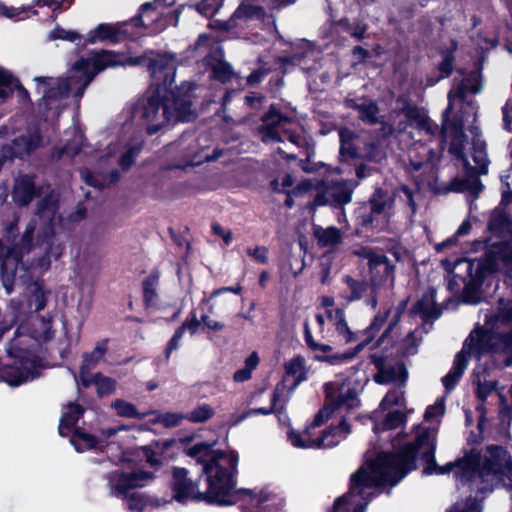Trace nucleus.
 I'll list each match as a JSON object with an SVG mask.
<instances>
[{
  "label": "nucleus",
  "mask_w": 512,
  "mask_h": 512,
  "mask_svg": "<svg viewBox=\"0 0 512 512\" xmlns=\"http://www.w3.org/2000/svg\"><path fill=\"white\" fill-rule=\"evenodd\" d=\"M141 64L147 66L155 89L147 91L126 110L122 129L145 130L148 135H154L170 124L192 121L196 117L189 94L193 84L183 83L174 91L175 57L152 52L126 58L108 50L93 51L87 58L79 59L65 77H35L36 91L42 95L39 107L47 112L46 120L54 119L59 116L64 101L70 96L78 101L99 72L107 67Z\"/></svg>",
  "instance_id": "f257e3e1"
},
{
  "label": "nucleus",
  "mask_w": 512,
  "mask_h": 512,
  "mask_svg": "<svg viewBox=\"0 0 512 512\" xmlns=\"http://www.w3.org/2000/svg\"><path fill=\"white\" fill-rule=\"evenodd\" d=\"M438 428L417 425L410 434L400 435L392 440L395 452L380 453L375 460L367 461L351 475L349 491L336 499L333 512H365L372 499L373 488L389 484L397 485L421 458L426 475L454 473L458 490L469 487L473 495L456 503L447 512H480V441L475 435L468 438L463 456L440 466L435 459Z\"/></svg>",
  "instance_id": "f03ea898"
},
{
  "label": "nucleus",
  "mask_w": 512,
  "mask_h": 512,
  "mask_svg": "<svg viewBox=\"0 0 512 512\" xmlns=\"http://www.w3.org/2000/svg\"><path fill=\"white\" fill-rule=\"evenodd\" d=\"M59 221L58 195L50 191L38 202L36 217L27 224L20 241L13 247L0 241V275L6 294L13 292L19 271L40 274L50 268L52 258H60L64 246L53 232Z\"/></svg>",
  "instance_id": "7ed1b4c3"
},
{
  "label": "nucleus",
  "mask_w": 512,
  "mask_h": 512,
  "mask_svg": "<svg viewBox=\"0 0 512 512\" xmlns=\"http://www.w3.org/2000/svg\"><path fill=\"white\" fill-rule=\"evenodd\" d=\"M215 443L198 442L186 449L187 456L202 464L207 489L201 492L197 483L187 477L185 468L173 470V497L178 502L189 500H205L221 506L236 503L235 473L237 471L238 455L234 451L222 452L213 449Z\"/></svg>",
  "instance_id": "20e7f679"
},
{
  "label": "nucleus",
  "mask_w": 512,
  "mask_h": 512,
  "mask_svg": "<svg viewBox=\"0 0 512 512\" xmlns=\"http://www.w3.org/2000/svg\"><path fill=\"white\" fill-rule=\"evenodd\" d=\"M52 337L50 319L33 316L28 322L26 312L7 347L11 359L0 365V382L17 387L39 377L41 360L33 349L36 344L46 342Z\"/></svg>",
  "instance_id": "39448f33"
},
{
  "label": "nucleus",
  "mask_w": 512,
  "mask_h": 512,
  "mask_svg": "<svg viewBox=\"0 0 512 512\" xmlns=\"http://www.w3.org/2000/svg\"><path fill=\"white\" fill-rule=\"evenodd\" d=\"M83 412L84 410L79 405L69 403L63 410L59 424L60 435L64 437L70 436V443L74 446L76 451L84 452L91 449H103L105 446H110L111 444L121 446L123 439L119 434L127 432L129 430L128 426L119 425L102 429L99 436L95 438L91 434L76 427V423Z\"/></svg>",
  "instance_id": "423d86ee"
},
{
  "label": "nucleus",
  "mask_w": 512,
  "mask_h": 512,
  "mask_svg": "<svg viewBox=\"0 0 512 512\" xmlns=\"http://www.w3.org/2000/svg\"><path fill=\"white\" fill-rule=\"evenodd\" d=\"M141 151V144L118 143L109 144L107 152L100 157L95 172L83 169L81 178L88 185L95 188H104L117 183L120 180V172L112 166L117 163L122 171H127L135 162Z\"/></svg>",
  "instance_id": "0eeeda50"
},
{
  "label": "nucleus",
  "mask_w": 512,
  "mask_h": 512,
  "mask_svg": "<svg viewBox=\"0 0 512 512\" xmlns=\"http://www.w3.org/2000/svg\"><path fill=\"white\" fill-rule=\"evenodd\" d=\"M480 76L478 73H472L469 77L462 79L459 83L455 82L454 87L448 93V106L443 112L442 138L449 142V151L459 157L462 156L463 145L466 136L462 127L457 122L450 120L449 116L453 110V103L459 100L468 105L472 104L473 98L479 91Z\"/></svg>",
  "instance_id": "6e6552de"
},
{
  "label": "nucleus",
  "mask_w": 512,
  "mask_h": 512,
  "mask_svg": "<svg viewBox=\"0 0 512 512\" xmlns=\"http://www.w3.org/2000/svg\"><path fill=\"white\" fill-rule=\"evenodd\" d=\"M327 318L333 322L335 330L337 332L338 337L345 343H352L358 341L360 339V333L354 332L350 329L344 310L340 308L336 309H327L326 310ZM390 314V310H386L384 312H379L375 315L371 324L363 331L361 334L366 335L367 337L362 340L355 348V350L351 353H342L335 354L332 356H324L317 354L315 357L318 360H325L330 362L331 364H337L343 361H346L352 358L357 352H359L370 340L374 337V334L379 331V329L384 325V323L388 319V315Z\"/></svg>",
  "instance_id": "1a4fd4ad"
},
{
  "label": "nucleus",
  "mask_w": 512,
  "mask_h": 512,
  "mask_svg": "<svg viewBox=\"0 0 512 512\" xmlns=\"http://www.w3.org/2000/svg\"><path fill=\"white\" fill-rule=\"evenodd\" d=\"M355 254L368 262L370 281L372 282V296L369 301L372 303V309H375L378 297L382 292L394 286V265L383 252L369 247H361L355 250Z\"/></svg>",
  "instance_id": "9d476101"
},
{
  "label": "nucleus",
  "mask_w": 512,
  "mask_h": 512,
  "mask_svg": "<svg viewBox=\"0 0 512 512\" xmlns=\"http://www.w3.org/2000/svg\"><path fill=\"white\" fill-rule=\"evenodd\" d=\"M128 462L122 456L114 468L105 474L107 487L112 496L124 497L129 490L145 486L151 479L152 474L145 471H128Z\"/></svg>",
  "instance_id": "9b49d317"
},
{
  "label": "nucleus",
  "mask_w": 512,
  "mask_h": 512,
  "mask_svg": "<svg viewBox=\"0 0 512 512\" xmlns=\"http://www.w3.org/2000/svg\"><path fill=\"white\" fill-rule=\"evenodd\" d=\"M480 360V323H476L456 354L451 370L442 378L447 391L454 389L468 366L470 359Z\"/></svg>",
  "instance_id": "f8f14e48"
},
{
  "label": "nucleus",
  "mask_w": 512,
  "mask_h": 512,
  "mask_svg": "<svg viewBox=\"0 0 512 512\" xmlns=\"http://www.w3.org/2000/svg\"><path fill=\"white\" fill-rule=\"evenodd\" d=\"M262 120L263 126L260 129V134L263 142H284L288 140L298 147L303 145V137L294 133L290 128L291 119L279 113L274 107H271Z\"/></svg>",
  "instance_id": "ddd939ff"
},
{
  "label": "nucleus",
  "mask_w": 512,
  "mask_h": 512,
  "mask_svg": "<svg viewBox=\"0 0 512 512\" xmlns=\"http://www.w3.org/2000/svg\"><path fill=\"white\" fill-rule=\"evenodd\" d=\"M441 266L450 275L455 269L464 271L466 278H463V301L467 304H478L480 302V259L462 258L455 262L445 258L441 261Z\"/></svg>",
  "instance_id": "4468645a"
},
{
  "label": "nucleus",
  "mask_w": 512,
  "mask_h": 512,
  "mask_svg": "<svg viewBox=\"0 0 512 512\" xmlns=\"http://www.w3.org/2000/svg\"><path fill=\"white\" fill-rule=\"evenodd\" d=\"M451 190L454 192L465 193L469 204V214L477 210V199L480 191V170L478 167L466 166L465 174L462 178L454 179L451 182ZM472 216H469L455 232L457 238L469 234L472 224Z\"/></svg>",
  "instance_id": "2eb2a0df"
},
{
  "label": "nucleus",
  "mask_w": 512,
  "mask_h": 512,
  "mask_svg": "<svg viewBox=\"0 0 512 512\" xmlns=\"http://www.w3.org/2000/svg\"><path fill=\"white\" fill-rule=\"evenodd\" d=\"M349 433V424L342 420L338 426L326 431L321 437L312 438L310 428H307L302 434L291 430L288 439L296 448H332L345 439Z\"/></svg>",
  "instance_id": "dca6fc26"
},
{
  "label": "nucleus",
  "mask_w": 512,
  "mask_h": 512,
  "mask_svg": "<svg viewBox=\"0 0 512 512\" xmlns=\"http://www.w3.org/2000/svg\"><path fill=\"white\" fill-rule=\"evenodd\" d=\"M487 247L485 257L482 258V274L485 271L501 270L506 277L512 279V240H500L490 245L487 239L482 240V249Z\"/></svg>",
  "instance_id": "f3484780"
},
{
  "label": "nucleus",
  "mask_w": 512,
  "mask_h": 512,
  "mask_svg": "<svg viewBox=\"0 0 512 512\" xmlns=\"http://www.w3.org/2000/svg\"><path fill=\"white\" fill-rule=\"evenodd\" d=\"M143 25L144 23L139 15L128 21L116 24L102 23L89 32L86 41L89 44H94L97 41H110L112 43H117L123 38L132 39L138 36V29Z\"/></svg>",
  "instance_id": "a211bd4d"
},
{
  "label": "nucleus",
  "mask_w": 512,
  "mask_h": 512,
  "mask_svg": "<svg viewBox=\"0 0 512 512\" xmlns=\"http://www.w3.org/2000/svg\"><path fill=\"white\" fill-rule=\"evenodd\" d=\"M392 198L381 189H377L370 199V210L358 215L359 224L365 228L383 230L388 226Z\"/></svg>",
  "instance_id": "6ab92c4d"
},
{
  "label": "nucleus",
  "mask_w": 512,
  "mask_h": 512,
  "mask_svg": "<svg viewBox=\"0 0 512 512\" xmlns=\"http://www.w3.org/2000/svg\"><path fill=\"white\" fill-rule=\"evenodd\" d=\"M326 400L333 409H352L359 405V387L351 379H336L325 385Z\"/></svg>",
  "instance_id": "aec40b11"
},
{
  "label": "nucleus",
  "mask_w": 512,
  "mask_h": 512,
  "mask_svg": "<svg viewBox=\"0 0 512 512\" xmlns=\"http://www.w3.org/2000/svg\"><path fill=\"white\" fill-rule=\"evenodd\" d=\"M371 362L377 367L378 373L375 375V381L380 384H391L394 386H404L408 371L402 362H385L382 355L373 353L370 355Z\"/></svg>",
  "instance_id": "412c9836"
},
{
  "label": "nucleus",
  "mask_w": 512,
  "mask_h": 512,
  "mask_svg": "<svg viewBox=\"0 0 512 512\" xmlns=\"http://www.w3.org/2000/svg\"><path fill=\"white\" fill-rule=\"evenodd\" d=\"M43 273L44 272L40 274H33L31 271H19L14 279L13 287L18 280H22L24 283L31 281L27 284V292L29 295L28 304H24L23 298H17L21 301L24 309L27 310V314L31 311L38 312L46 306L49 291L44 289L42 282L33 280L34 278L41 276Z\"/></svg>",
  "instance_id": "4be33fe9"
},
{
  "label": "nucleus",
  "mask_w": 512,
  "mask_h": 512,
  "mask_svg": "<svg viewBox=\"0 0 512 512\" xmlns=\"http://www.w3.org/2000/svg\"><path fill=\"white\" fill-rule=\"evenodd\" d=\"M43 138L37 128H29L25 133L14 138L10 144L2 148L3 158H23L39 148Z\"/></svg>",
  "instance_id": "5701e85b"
},
{
  "label": "nucleus",
  "mask_w": 512,
  "mask_h": 512,
  "mask_svg": "<svg viewBox=\"0 0 512 512\" xmlns=\"http://www.w3.org/2000/svg\"><path fill=\"white\" fill-rule=\"evenodd\" d=\"M15 92L20 103H28L30 101L28 91L21 85L14 75L0 67V105H2Z\"/></svg>",
  "instance_id": "b1692460"
},
{
  "label": "nucleus",
  "mask_w": 512,
  "mask_h": 512,
  "mask_svg": "<svg viewBox=\"0 0 512 512\" xmlns=\"http://www.w3.org/2000/svg\"><path fill=\"white\" fill-rule=\"evenodd\" d=\"M107 352V342L101 341L96 344L92 352L83 354V361L80 367L79 380L84 387L91 385L89 372L95 368L101 361Z\"/></svg>",
  "instance_id": "393cba45"
},
{
  "label": "nucleus",
  "mask_w": 512,
  "mask_h": 512,
  "mask_svg": "<svg viewBox=\"0 0 512 512\" xmlns=\"http://www.w3.org/2000/svg\"><path fill=\"white\" fill-rule=\"evenodd\" d=\"M488 231L502 240H512V216L505 210H495L487 225Z\"/></svg>",
  "instance_id": "a878e982"
},
{
  "label": "nucleus",
  "mask_w": 512,
  "mask_h": 512,
  "mask_svg": "<svg viewBox=\"0 0 512 512\" xmlns=\"http://www.w3.org/2000/svg\"><path fill=\"white\" fill-rule=\"evenodd\" d=\"M264 16L265 11L261 6L242 2L232 14L229 25L242 28L247 26L249 22L263 19Z\"/></svg>",
  "instance_id": "bb28decb"
},
{
  "label": "nucleus",
  "mask_w": 512,
  "mask_h": 512,
  "mask_svg": "<svg viewBox=\"0 0 512 512\" xmlns=\"http://www.w3.org/2000/svg\"><path fill=\"white\" fill-rule=\"evenodd\" d=\"M66 136H71V138H66L64 140V145L61 147H56L54 149V155L57 158H61L63 156L74 157L77 154L84 151V135L83 133L76 127H71L66 131Z\"/></svg>",
  "instance_id": "cd10ccee"
},
{
  "label": "nucleus",
  "mask_w": 512,
  "mask_h": 512,
  "mask_svg": "<svg viewBox=\"0 0 512 512\" xmlns=\"http://www.w3.org/2000/svg\"><path fill=\"white\" fill-rule=\"evenodd\" d=\"M348 107L358 112V117L367 124H376L379 121V108L377 104L366 98L346 99Z\"/></svg>",
  "instance_id": "c85d7f7f"
},
{
  "label": "nucleus",
  "mask_w": 512,
  "mask_h": 512,
  "mask_svg": "<svg viewBox=\"0 0 512 512\" xmlns=\"http://www.w3.org/2000/svg\"><path fill=\"white\" fill-rule=\"evenodd\" d=\"M328 188V194L331 197L333 205H345L351 201L352 191L355 183L352 180L334 181L325 179Z\"/></svg>",
  "instance_id": "c756f323"
},
{
  "label": "nucleus",
  "mask_w": 512,
  "mask_h": 512,
  "mask_svg": "<svg viewBox=\"0 0 512 512\" xmlns=\"http://www.w3.org/2000/svg\"><path fill=\"white\" fill-rule=\"evenodd\" d=\"M318 56L319 52L312 48L308 42H305L302 51L287 58L286 61L309 73L318 69Z\"/></svg>",
  "instance_id": "7c9ffc66"
},
{
  "label": "nucleus",
  "mask_w": 512,
  "mask_h": 512,
  "mask_svg": "<svg viewBox=\"0 0 512 512\" xmlns=\"http://www.w3.org/2000/svg\"><path fill=\"white\" fill-rule=\"evenodd\" d=\"M344 283L349 289V294L346 296L348 302L364 300L367 306L372 308L369 298L372 296V282L356 280L350 276L343 278Z\"/></svg>",
  "instance_id": "2f4dec72"
},
{
  "label": "nucleus",
  "mask_w": 512,
  "mask_h": 512,
  "mask_svg": "<svg viewBox=\"0 0 512 512\" xmlns=\"http://www.w3.org/2000/svg\"><path fill=\"white\" fill-rule=\"evenodd\" d=\"M35 183L32 176L22 175L15 180L13 200L20 206H26L35 195Z\"/></svg>",
  "instance_id": "473e14b6"
},
{
  "label": "nucleus",
  "mask_w": 512,
  "mask_h": 512,
  "mask_svg": "<svg viewBox=\"0 0 512 512\" xmlns=\"http://www.w3.org/2000/svg\"><path fill=\"white\" fill-rule=\"evenodd\" d=\"M413 312L419 314L424 321L439 318L441 310L436 304L435 291L431 290L424 294L422 298L415 303Z\"/></svg>",
  "instance_id": "72a5a7b5"
},
{
  "label": "nucleus",
  "mask_w": 512,
  "mask_h": 512,
  "mask_svg": "<svg viewBox=\"0 0 512 512\" xmlns=\"http://www.w3.org/2000/svg\"><path fill=\"white\" fill-rule=\"evenodd\" d=\"M222 57V51L217 47L215 55H209L206 61L211 66L212 76L221 82H227L231 79L233 71L230 64L224 61Z\"/></svg>",
  "instance_id": "f704fd0d"
},
{
  "label": "nucleus",
  "mask_w": 512,
  "mask_h": 512,
  "mask_svg": "<svg viewBox=\"0 0 512 512\" xmlns=\"http://www.w3.org/2000/svg\"><path fill=\"white\" fill-rule=\"evenodd\" d=\"M406 307V302L402 301L398 304L393 316L391 317L388 326L382 333L381 337L377 341V345H383L386 346L391 345L394 346L397 343V336L399 332L398 328V322L401 317L402 312L404 311Z\"/></svg>",
  "instance_id": "c9c22d12"
},
{
  "label": "nucleus",
  "mask_w": 512,
  "mask_h": 512,
  "mask_svg": "<svg viewBox=\"0 0 512 512\" xmlns=\"http://www.w3.org/2000/svg\"><path fill=\"white\" fill-rule=\"evenodd\" d=\"M314 235L318 244L322 247H333L342 241V233L340 229L330 226L327 228L316 227Z\"/></svg>",
  "instance_id": "e433bc0d"
},
{
  "label": "nucleus",
  "mask_w": 512,
  "mask_h": 512,
  "mask_svg": "<svg viewBox=\"0 0 512 512\" xmlns=\"http://www.w3.org/2000/svg\"><path fill=\"white\" fill-rule=\"evenodd\" d=\"M406 421L405 415L399 411L394 410L387 413L381 423H375L373 430L376 434L390 431L402 426Z\"/></svg>",
  "instance_id": "4c0bfd02"
},
{
  "label": "nucleus",
  "mask_w": 512,
  "mask_h": 512,
  "mask_svg": "<svg viewBox=\"0 0 512 512\" xmlns=\"http://www.w3.org/2000/svg\"><path fill=\"white\" fill-rule=\"evenodd\" d=\"M154 415V418L150 420L151 424H160L165 428H173L182 424L183 420L186 419L184 413L167 412L158 413L156 411L149 412V415Z\"/></svg>",
  "instance_id": "58836bf2"
},
{
  "label": "nucleus",
  "mask_w": 512,
  "mask_h": 512,
  "mask_svg": "<svg viewBox=\"0 0 512 512\" xmlns=\"http://www.w3.org/2000/svg\"><path fill=\"white\" fill-rule=\"evenodd\" d=\"M489 458L482 461V483L484 482V472L489 469L490 464L501 466L507 456L505 448L499 445H490L487 447Z\"/></svg>",
  "instance_id": "ea45409f"
},
{
  "label": "nucleus",
  "mask_w": 512,
  "mask_h": 512,
  "mask_svg": "<svg viewBox=\"0 0 512 512\" xmlns=\"http://www.w3.org/2000/svg\"><path fill=\"white\" fill-rule=\"evenodd\" d=\"M111 407L114 408L121 417L143 419L149 415V412L140 413L134 404L122 399H116L111 404Z\"/></svg>",
  "instance_id": "a19ab883"
},
{
  "label": "nucleus",
  "mask_w": 512,
  "mask_h": 512,
  "mask_svg": "<svg viewBox=\"0 0 512 512\" xmlns=\"http://www.w3.org/2000/svg\"><path fill=\"white\" fill-rule=\"evenodd\" d=\"M91 384L96 386L97 394L100 397L112 394L116 389V381L100 373L89 376Z\"/></svg>",
  "instance_id": "79ce46f5"
},
{
  "label": "nucleus",
  "mask_w": 512,
  "mask_h": 512,
  "mask_svg": "<svg viewBox=\"0 0 512 512\" xmlns=\"http://www.w3.org/2000/svg\"><path fill=\"white\" fill-rule=\"evenodd\" d=\"M490 350L495 353L512 352V328L506 332L496 333Z\"/></svg>",
  "instance_id": "37998d69"
},
{
  "label": "nucleus",
  "mask_w": 512,
  "mask_h": 512,
  "mask_svg": "<svg viewBox=\"0 0 512 512\" xmlns=\"http://www.w3.org/2000/svg\"><path fill=\"white\" fill-rule=\"evenodd\" d=\"M158 275L152 274L143 282V294L146 305L153 306L157 300Z\"/></svg>",
  "instance_id": "c03bdc74"
},
{
  "label": "nucleus",
  "mask_w": 512,
  "mask_h": 512,
  "mask_svg": "<svg viewBox=\"0 0 512 512\" xmlns=\"http://www.w3.org/2000/svg\"><path fill=\"white\" fill-rule=\"evenodd\" d=\"M305 360L301 356L292 358L285 365L286 374L295 377V384L305 379L304 371Z\"/></svg>",
  "instance_id": "a18cd8bd"
},
{
  "label": "nucleus",
  "mask_w": 512,
  "mask_h": 512,
  "mask_svg": "<svg viewBox=\"0 0 512 512\" xmlns=\"http://www.w3.org/2000/svg\"><path fill=\"white\" fill-rule=\"evenodd\" d=\"M354 137V132L349 128H342L339 130L341 155L355 156L357 154V151L352 144Z\"/></svg>",
  "instance_id": "49530a36"
},
{
  "label": "nucleus",
  "mask_w": 512,
  "mask_h": 512,
  "mask_svg": "<svg viewBox=\"0 0 512 512\" xmlns=\"http://www.w3.org/2000/svg\"><path fill=\"white\" fill-rule=\"evenodd\" d=\"M185 415L186 419L192 423H203L214 415V410L208 404H201Z\"/></svg>",
  "instance_id": "de8ad7c7"
},
{
  "label": "nucleus",
  "mask_w": 512,
  "mask_h": 512,
  "mask_svg": "<svg viewBox=\"0 0 512 512\" xmlns=\"http://www.w3.org/2000/svg\"><path fill=\"white\" fill-rule=\"evenodd\" d=\"M239 493L249 498L250 504L256 508H260L264 503L270 500L271 495L264 490L241 489Z\"/></svg>",
  "instance_id": "09e8293b"
},
{
  "label": "nucleus",
  "mask_w": 512,
  "mask_h": 512,
  "mask_svg": "<svg viewBox=\"0 0 512 512\" xmlns=\"http://www.w3.org/2000/svg\"><path fill=\"white\" fill-rule=\"evenodd\" d=\"M82 36L73 30H65L60 26H56L48 35V40H65L75 42L81 40Z\"/></svg>",
  "instance_id": "8fccbe9b"
},
{
  "label": "nucleus",
  "mask_w": 512,
  "mask_h": 512,
  "mask_svg": "<svg viewBox=\"0 0 512 512\" xmlns=\"http://www.w3.org/2000/svg\"><path fill=\"white\" fill-rule=\"evenodd\" d=\"M419 340L414 331H408L401 341L400 350L405 356L415 355L418 351Z\"/></svg>",
  "instance_id": "3c124183"
},
{
  "label": "nucleus",
  "mask_w": 512,
  "mask_h": 512,
  "mask_svg": "<svg viewBox=\"0 0 512 512\" xmlns=\"http://www.w3.org/2000/svg\"><path fill=\"white\" fill-rule=\"evenodd\" d=\"M401 388L402 386H395L394 389L390 390L381 401L380 406L384 408L390 405H404V392Z\"/></svg>",
  "instance_id": "603ef678"
},
{
  "label": "nucleus",
  "mask_w": 512,
  "mask_h": 512,
  "mask_svg": "<svg viewBox=\"0 0 512 512\" xmlns=\"http://www.w3.org/2000/svg\"><path fill=\"white\" fill-rule=\"evenodd\" d=\"M304 340L306 345L314 352H321L325 354L331 351V347L329 345L318 343L313 339L309 327V322L307 320L304 322Z\"/></svg>",
  "instance_id": "864d4df0"
},
{
  "label": "nucleus",
  "mask_w": 512,
  "mask_h": 512,
  "mask_svg": "<svg viewBox=\"0 0 512 512\" xmlns=\"http://www.w3.org/2000/svg\"><path fill=\"white\" fill-rule=\"evenodd\" d=\"M444 412V398H438L433 405L427 407L424 415L425 421H436L438 423L439 418L444 414Z\"/></svg>",
  "instance_id": "5fc2aeb1"
},
{
  "label": "nucleus",
  "mask_w": 512,
  "mask_h": 512,
  "mask_svg": "<svg viewBox=\"0 0 512 512\" xmlns=\"http://www.w3.org/2000/svg\"><path fill=\"white\" fill-rule=\"evenodd\" d=\"M149 506V500L141 494L134 493L127 499L130 512H144Z\"/></svg>",
  "instance_id": "6e6d98bb"
},
{
  "label": "nucleus",
  "mask_w": 512,
  "mask_h": 512,
  "mask_svg": "<svg viewBox=\"0 0 512 512\" xmlns=\"http://www.w3.org/2000/svg\"><path fill=\"white\" fill-rule=\"evenodd\" d=\"M333 205L330 195L328 194V188L326 186L325 181H322L321 187L314 195L313 201L310 203V207L312 209L324 206V205Z\"/></svg>",
  "instance_id": "4d7b16f0"
},
{
  "label": "nucleus",
  "mask_w": 512,
  "mask_h": 512,
  "mask_svg": "<svg viewBox=\"0 0 512 512\" xmlns=\"http://www.w3.org/2000/svg\"><path fill=\"white\" fill-rule=\"evenodd\" d=\"M221 151L215 150L213 154L202 150L200 153L194 154L193 151H187L186 156L190 158L191 165H198L204 161H213L221 156Z\"/></svg>",
  "instance_id": "13d9d810"
},
{
  "label": "nucleus",
  "mask_w": 512,
  "mask_h": 512,
  "mask_svg": "<svg viewBox=\"0 0 512 512\" xmlns=\"http://www.w3.org/2000/svg\"><path fill=\"white\" fill-rule=\"evenodd\" d=\"M456 44L452 43V50L444 52L442 55V61L439 64V71L441 73L440 78H445L450 75L453 70L454 58L452 52L456 49Z\"/></svg>",
  "instance_id": "bf43d9fd"
},
{
  "label": "nucleus",
  "mask_w": 512,
  "mask_h": 512,
  "mask_svg": "<svg viewBox=\"0 0 512 512\" xmlns=\"http://www.w3.org/2000/svg\"><path fill=\"white\" fill-rule=\"evenodd\" d=\"M285 385L283 383H279L276 385L272 397H271V406L277 411L276 413H281L286 400L284 398L285 395Z\"/></svg>",
  "instance_id": "052dcab7"
},
{
  "label": "nucleus",
  "mask_w": 512,
  "mask_h": 512,
  "mask_svg": "<svg viewBox=\"0 0 512 512\" xmlns=\"http://www.w3.org/2000/svg\"><path fill=\"white\" fill-rule=\"evenodd\" d=\"M246 252L255 261H257L261 264L268 263V248H266L265 246H256L254 248H247Z\"/></svg>",
  "instance_id": "680f3d73"
},
{
  "label": "nucleus",
  "mask_w": 512,
  "mask_h": 512,
  "mask_svg": "<svg viewBox=\"0 0 512 512\" xmlns=\"http://www.w3.org/2000/svg\"><path fill=\"white\" fill-rule=\"evenodd\" d=\"M333 408L331 405H329V403L327 402L326 405L324 406V408L322 410H320L318 412V414L315 416L312 424H311V427H309L310 429L311 428H316V427H319L321 426L324 422H326L331 413L333 412Z\"/></svg>",
  "instance_id": "e2e57ef3"
},
{
  "label": "nucleus",
  "mask_w": 512,
  "mask_h": 512,
  "mask_svg": "<svg viewBox=\"0 0 512 512\" xmlns=\"http://www.w3.org/2000/svg\"><path fill=\"white\" fill-rule=\"evenodd\" d=\"M333 408L331 405H329V403L327 402L326 405L324 406V408L322 410H320L318 412V414L315 416L312 424H311V427H309L310 429L311 428H316V427H319L321 426L324 422H326L331 413L333 412Z\"/></svg>",
  "instance_id": "0e129e2a"
},
{
  "label": "nucleus",
  "mask_w": 512,
  "mask_h": 512,
  "mask_svg": "<svg viewBox=\"0 0 512 512\" xmlns=\"http://www.w3.org/2000/svg\"><path fill=\"white\" fill-rule=\"evenodd\" d=\"M160 448L156 445L155 447H145L144 455L147 459V462L151 466H157L161 464L162 458L159 452Z\"/></svg>",
  "instance_id": "69168bd1"
},
{
  "label": "nucleus",
  "mask_w": 512,
  "mask_h": 512,
  "mask_svg": "<svg viewBox=\"0 0 512 512\" xmlns=\"http://www.w3.org/2000/svg\"><path fill=\"white\" fill-rule=\"evenodd\" d=\"M497 318L502 324L512 323V301L499 308Z\"/></svg>",
  "instance_id": "338daca9"
},
{
  "label": "nucleus",
  "mask_w": 512,
  "mask_h": 512,
  "mask_svg": "<svg viewBox=\"0 0 512 512\" xmlns=\"http://www.w3.org/2000/svg\"><path fill=\"white\" fill-rule=\"evenodd\" d=\"M503 114V127L507 131H512V98H509L502 108Z\"/></svg>",
  "instance_id": "774afa93"
}]
</instances>
